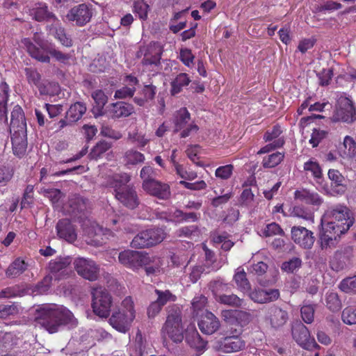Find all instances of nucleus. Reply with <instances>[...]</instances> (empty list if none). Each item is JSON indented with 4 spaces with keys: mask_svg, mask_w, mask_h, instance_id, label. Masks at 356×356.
I'll return each mask as SVG.
<instances>
[{
    "mask_svg": "<svg viewBox=\"0 0 356 356\" xmlns=\"http://www.w3.org/2000/svg\"><path fill=\"white\" fill-rule=\"evenodd\" d=\"M35 327L43 328L49 334L58 332L64 326L75 327L77 319L73 314L62 305L44 304L39 305L35 310Z\"/></svg>",
    "mask_w": 356,
    "mask_h": 356,
    "instance_id": "obj_1",
    "label": "nucleus"
},
{
    "mask_svg": "<svg viewBox=\"0 0 356 356\" xmlns=\"http://www.w3.org/2000/svg\"><path fill=\"white\" fill-rule=\"evenodd\" d=\"M131 175L127 173L115 175L108 181V186L113 188L116 200L124 207L135 209L140 204V200L135 186L130 184Z\"/></svg>",
    "mask_w": 356,
    "mask_h": 356,
    "instance_id": "obj_2",
    "label": "nucleus"
},
{
    "mask_svg": "<svg viewBox=\"0 0 356 356\" xmlns=\"http://www.w3.org/2000/svg\"><path fill=\"white\" fill-rule=\"evenodd\" d=\"M222 318L227 325V334H241L243 328L252 320L250 313L238 309H225L221 312Z\"/></svg>",
    "mask_w": 356,
    "mask_h": 356,
    "instance_id": "obj_3",
    "label": "nucleus"
},
{
    "mask_svg": "<svg viewBox=\"0 0 356 356\" xmlns=\"http://www.w3.org/2000/svg\"><path fill=\"white\" fill-rule=\"evenodd\" d=\"M33 40V42L30 38H24L22 40V44L32 58L40 62L49 63L50 57L45 54V51L51 44L42 38L38 33L34 34Z\"/></svg>",
    "mask_w": 356,
    "mask_h": 356,
    "instance_id": "obj_4",
    "label": "nucleus"
},
{
    "mask_svg": "<svg viewBox=\"0 0 356 356\" xmlns=\"http://www.w3.org/2000/svg\"><path fill=\"white\" fill-rule=\"evenodd\" d=\"M112 298L110 293L102 287L92 292V307L94 313L101 318H107L111 312Z\"/></svg>",
    "mask_w": 356,
    "mask_h": 356,
    "instance_id": "obj_5",
    "label": "nucleus"
},
{
    "mask_svg": "<svg viewBox=\"0 0 356 356\" xmlns=\"http://www.w3.org/2000/svg\"><path fill=\"white\" fill-rule=\"evenodd\" d=\"M291 330L293 340L302 348L307 350L319 348L314 339L311 338L307 327L300 321H293Z\"/></svg>",
    "mask_w": 356,
    "mask_h": 356,
    "instance_id": "obj_6",
    "label": "nucleus"
},
{
    "mask_svg": "<svg viewBox=\"0 0 356 356\" xmlns=\"http://www.w3.org/2000/svg\"><path fill=\"white\" fill-rule=\"evenodd\" d=\"M94 8L91 4L81 3L70 8L65 15L66 19L78 26L89 23L93 16Z\"/></svg>",
    "mask_w": 356,
    "mask_h": 356,
    "instance_id": "obj_7",
    "label": "nucleus"
},
{
    "mask_svg": "<svg viewBox=\"0 0 356 356\" xmlns=\"http://www.w3.org/2000/svg\"><path fill=\"white\" fill-rule=\"evenodd\" d=\"M118 259L122 264L132 269H138L151 261L147 253L131 250L121 252Z\"/></svg>",
    "mask_w": 356,
    "mask_h": 356,
    "instance_id": "obj_8",
    "label": "nucleus"
},
{
    "mask_svg": "<svg viewBox=\"0 0 356 356\" xmlns=\"http://www.w3.org/2000/svg\"><path fill=\"white\" fill-rule=\"evenodd\" d=\"M73 264L78 275L89 281H95L99 277V266L92 259L78 257L74 259Z\"/></svg>",
    "mask_w": 356,
    "mask_h": 356,
    "instance_id": "obj_9",
    "label": "nucleus"
},
{
    "mask_svg": "<svg viewBox=\"0 0 356 356\" xmlns=\"http://www.w3.org/2000/svg\"><path fill=\"white\" fill-rule=\"evenodd\" d=\"M356 115V109L353 102L346 97L341 96L337 99L336 111L333 115L334 121L352 122Z\"/></svg>",
    "mask_w": 356,
    "mask_h": 356,
    "instance_id": "obj_10",
    "label": "nucleus"
},
{
    "mask_svg": "<svg viewBox=\"0 0 356 356\" xmlns=\"http://www.w3.org/2000/svg\"><path fill=\"white\" fill-rule=\"evenodd\" d=\"M163 51V46L158 42H151L147 46L143 47L139 51L143 55V65L158 66L160 65Z\"/></svg>",
    "mask_w": 356,
    "mask_h": 356,
    "instance_id": "obj_11",
    "label": "nucleus"
},
{
    "mask_svg": "<svg viewBox=\"0 0 356 356\" xmlns=\"http://www.w3.org/2000/svg\"><path fill=\"white\" fill-rule=\"evenodd\" d=\"M293 241L304 249H311L315 241L314 233L302 226H293L291 229Z\"/></svg>",
    "mask_w": 356,
    "mask_h": 356,
    "instance_id": "obj_12",
    "label": "nucleus"
},
{
    "mask_svg": "<svg viewBox=\"0 0 356 356\" xmlns=\"http://www.w3.org/2000/svg\"><path fill=\"white\" fill-rule=\"evenodd\" d=\"M353 257V249L350 246L337 250L330 261L332 269L339 272L348 268L351 265Z\"/></svg>",
    "mask_w": 356,
    "mask_h": 356,
    "instance_id": "obj_13",
    "label": "nucleus"
},
{
    "mask_svg": "<svg viewBox=\"0 0 356 356\" xmlns=\"http://www.w3.org/2000/svg\"><path fill=\"white\" fill-rule=\"evenodd\" d=\"M135 318L133 313H125L124 309L114 312L109 318L110 325L116 330L126 333L131 327V322Z\"/></svg>",
    "mask_w": 356,
    "mask_h": 356,
    "instance_id": "obj_14",
    "label": "nucleus"
},
{
    "mask_svg": "<svg viewBox=\"0 0 356 356\" xmlns=\"http://www.w3.org/2000/svg\"><path fill=\"white\" fill-rule=\"evenodd\" d=\"M10 131L13 136H27L26 119L22 109L19 106H15L11 112Z\"/></svg>",
    "mask_w": 356,
    "mask_h": 356,
    "instance_id": "obj_15",
    "label": "nucleus"
},
{
    "mask_svg": "<svg viewBox=\"0 0 356 356\" xmlns=\"http://www.w3.org/2000/svg\"><path fill=\"white\" fill-rule=\"evenodd\" d=\"M327 220L334 222L337 225H345L350 221L351 226L353 225L354 220L351 218V212L345 206L339 205L333 208H330L326 211L324 216Z\"/></svg>",
    "mask_w": 356,
    "mask_h": 356,
    "instance_id": "obj_16",
    "label": "nucleus"
},
{
    "mask_svg": "<svg viewBox=\"0 0 356 356\" xmlns=\"http://www.w3.org/2000/svg\"><path fill=\"white\" fill-rule=\"evenodd\" d=\"M88 200L79 195H74L69 200V214L80 220L86 217Z\"/></svg>",
    "mask_w": 356,
    "mask_h": 356,
    "instance_id": "obj_17",
    "label": "nucleus"
},
{
    "mask_svg": "<svg viewBox=\"0 0 356 356\" xmlns=\"http://www.w3.org/2000/svg\"><path fill=\"white\" fill-rule=\"evenodd\" d=\"M143 189L151 195L159 199L167 200L170 196V190L168 184L154 180L152 182H147L142 184Z\"/></svg>",
    "mask_w": 356,
    "mask_h": 356,
    "instance_id": "obj_18",
    "label": "nucleus"
},
{
    "mask_svg": "<svg viewBox=\"0 0 356 356\" xmlns=\"http://www.w3.org/2000/svg\"><path fill=\"white\" fill-rule=\"evenodd\" d=\"M198 327L202 333L212 334L220 328V323L213 313L207 311L201 316Z\"/></svg>",
    "mask_w": 356,
    "mask_h": 356,
    "instance_id": "obj_19",
    "label": "nucleus"
},
{
    "mask_svg": "<svg viewBox=\"0 0 356 356\" xmlns=\"http://www.w3.org/2000/svg\"><path fill=\"white\" fill-rule=\"evenodd\" d=\"M30 15L32 19L37 22L46 21L52 24L58 18L57 17L49 10L48 6L45 3H38L30 10Z\"/></svg>",
    "mask_w": 356,
    "mask_h": 356,
    "instance_id": "obj_20",
    "label": "nucleus"
},
{
    "mask_svg": "<svg viewBox=\"0 0 356 356\" xmlns=\"http://www.w3.org/2000/svg\"><path fill=\"white\" fill-rule=\"evenodd\" d=\"M47 29L49 34L57 39L61 44L67 47L72 46L73 42L71 37L66 33L65 28L58 19L48 25Z\"/></svg>",
    "mask_w": 356,
    "mask_h": 356,
    "instance_id": "obj_21",
    "label": "nucleus"
},
{
    "mask_svg": "<svg viewBox=\"0 0 356 356\" xmlns=\"http://www.w3.org/2000/svg\"><path fill=\"white\" fill-rule=\"evenodd\" d=\"M186 341L197 352L202 353L206 349L207 341H204L197 330L193 327H188L186 330Z\"/></svg>",
    "mask_w": 356,
    "mask_h": 356,
    "instance_id": "obj_22",
    "label": "nucleus"
},
{
    "mask_svg": "<svg viewBox=\"0 0 356 356\" xmlns=\"http://www.w3.org/2000/svg\"><path fill=\"white\" fill-rule=\"evenodd\" d=\"M321 232H324L331 236H336L337 238H340L341 234H345L351 227V222L349 221L346 225L343 224L341 225V224L339 225L336 224L334 222H332L330 220H327V218L324 216L321 219Z\"/></svg>",
    "mask_w": 356,
    "mask_h": 356,
    "instance_id": "obj_23",
    "label": "nucleus"
},
{
    "mask_svg": "<svg viewBox=\"0 0 356 356\" xmlns=\"http://www.w3.org/2000/svg\"><path fill=\"white\" fill-rule=\"evenodd\" d=\"M58 236L60 238L72 243L76 239V233L74 225L67 218L59 220L56 225Z\"/></svg>",
    "mask_w": 356,
    "mask_h": 356,
    "instance_id": "obj_24",
    "label": "nucleus"
},
{
    "mask_svg": "<svg viewBox=\"0 0 356 356\" xmlns=\"http://www.w3.org/2000/svg\"><path fill=\"white\" fill-rule=\"evenodd\" d=\"M249 296L254 302L262 304L277 300L280 291L278 289H256L250 293Z\"/></svg>",
    "mask_w": 356,
    "mask_h": 356,
    "instance_id": "obj_25",
    "label": "nucleus"
},
{
    "mask_svg": "<svg viewBox=\"0 0 356 356\" xmlns=\"http://www.w3.org/2000/svg\"><path fill=\"white\" fill-rule=\"evenodd\" d=\"M225 334L227 337H225L220 343V350L222 351L225 353L236 352L245 347V343L244 341L238 337L240 334H227V331Z\"/></svg>",
    "mask_w": 356,
    "mask_h": 356,
    "instance_id": "obj_26",
    "label": "nucleus"
},
{
    "mask_svg": "<svg viewBox=\"0 0 356 356\" xmlns=\"http://www.w3.org/2000/svg\"><path fill=\"white\" fill-rule=\"evenodd\" d=\"M268 314L270 323L274 328L283 326L289 319L287 312L277 306L270 307Z\"/></svg>",
    "mask_w": 356,
    "mask_h": 356,
    "instance_id": "obj_27",
    "label": "nucleus"
},
{
    "mask_svg": "<svg viewBox=\"0 0 356 356\" xmlns=\"http://www.w3.org/2000/svg\"><path fill=\"white\" fill-rule=\"evenodd\" d=\"M184 330L182 323H164L161 331L174 342L180 343L184 338Z\"/></svg>",
    "mask_w": 356,
    "mask_h": 356,
    "instance_id": "obj_28",
    "label": "nucleus"
},
{
    "mask_svg": "<svg viewBox=\"0 0 356 356\" xmlns=\"http://www.w3.org/2000/svg\"><path fill=\"white\" fill-rule=\"evenodd\" d=\"M294 195L295 199L314 206H320L323 202V198L317 193L307 189L296 191Z\"/></svg>",
    "mask_w": 356,
    "mask_h": 356,
    "instance_id": "obj_29",
    "label": "nucleus"
},
{
    "mask_svg": "<svg viewBox=\"0 0 356 356\" xmlns=\"http://www.w3.org/2000/svg\"><path fill=\"white\" fill-rule=\"evenodd\" d=\"M134 112V107L129 104L119 102L111 104L109 110L110 116L112 118H126Z\"/></svg>",
    "mask_w": 356,
    "mask_h": 356,
    "instance_id": "obj_30",
    "label": "nucleus"
},
{
    "mask_svg": "<svg viewBox=\"0 0 356 356\" xmlns=\"http://www.w3.org/2000/svg\"><path fill=\"white\" fill-rule=\"evenodd\" d=\"M72 262V258L70 257H59L49 263V269L51 273H60L62 275Z\"/></svg>",
    "mask_w": 356,
    "mask_h": 356,
    "instance_id": "obj_31",
    "label": "nucleus"
},
{
    "mask_svg": "<svg viewBox=\"0 0 356 356\" xmlns=\"http://www.w3.org/2000/svg\"><path fill=\"white\" fill-rule=\"evenodd\" d=\"M208 287L211 291L216 300L220 296H222L226 292L231 291L230 285L228 283H225L222 279L218 278L216 280H211Z\"/></svg>",
    "mask_w": 356,
    "mask_h": 356,
    "instance_id": "obj_32",
    "label": "nucleus"
},
{
    "mask_svg": "<svg viewBox=\"0 0 356 356\" xmlns=\"http://www.w3.org/2000/svg\"><path fill=\"white\" fill-rule=\"evenodd\" d=\"M28 268V264L20 258L16 259L8 267L6 275L9 278H14L22 274Z\"/></svg>",
    "mask_w": 356,
    "mask_h": 356,
    "instance_id": "obj_33",
    "label": "nucleus"
},
{
    "mask_svg": "<svg viewBox=\"0 0 356 356\" xmlns=\"http://www.w3.org/2000/svg\"><path fill=\"white\" fill-rule=\"evenodd\" d=\"M13 154L19 157L24 155L27 148L26 136H11Z\"/></svg>",
    "mask_w": 356,
    "mask_h": 356,
    "instance_id": "obj_34",
    "label": "nucleus"
},
{
    "mask_svg": "<svg viewBox=\"0 0 356 356\" xmlns=\"http://www.w3.org/2000/svg\"><path fill=\"white\" fill-rule=\"evenodd\" d=\"M190 113L186 108H181L174 114V124L175 132H178L179 130L184 128L186 124L190 120Z\"/></svg>",
    "mask_w": 356,
    "mask_h": 356,
    "instance_id": "obj_35",
    "label": "nucleus"
},
{
    "mask_svg": "<svg viewBox=\"0 0 356 356\" xmlns=\"http://www.w3.org/2000/svg\"><path fill=\"white\" fill-rule=\"evenodd\" d=\"M113 146L111 142L105 140H99L91 149L88 156L90 159L97 160Z\"/></svg>",
    "mask_w": 356,
    "mask_h": 356,
    "instance_id": "obj_36",
    "label": "nucleus"
},
{
    "mask_svg": "<svg viewBox=\"0 0 356 356\" xmlns=\"http://www.w3.org/2000/svg\"><path fill=\"white\" fill-rule=\"evenodd\" d=\"M216 302L232 307H243L244 300L235 294H224L217 298Z\"/></svg>",
    "mask_w": 356,
    "mask_h": 356,
    "instance_id": "obj_37",
    "label": "nucleus"
},
{
    "mask_svg": "<svg viewBox=\"0 0 356 356\" xmlns=\"http://www.w3.org/2000/svg\"><path fill=\"white\" fill-rule=\"evenodd\" d=\"M145 232L151 247L162 242L165 236L164 230L159 227L147 229Z\"/></svg>",
    "mask_w": 356,
    "mask_h": 356,
    "instance_id": "obj_38",
    "label": "nucleus"
},
{
    "mask_svg": "<svg viewBox=\"0 0 356 356\" xmlns=\"http://www.w3.org/2000/svg\"><path fill=\"white\" fill-rule=\"evenodd\" d=\"M167 317L165 323H182L181 308L177 305H169L166 308Z\"/></svg>",
    "mask_w": 356,
    "mask_h": 356,
    "instance_id": "obj_39",
    "label": "nucleus"
},
{
    "mask_svg": "<svg viewBox=\"0 0 356 356\" xmlns=\"http://www.w3.org/2000/svg\"><path fill=\"white\" fill-rule=\"evenodd\" d=\"M325 305L332 312H339L342 307V303L339 295L334 292L327 293L325 296Z\"/></svg>",
    "mask_w": 356,
    "mask_h": 356,
    "instance_id": "obj_40",
    "label": "nucleus"
},
{
    "mask_svg": "<svg viewBox=\"0 0 356 356\" xmlns=\"http://www.w3.org/2000/svg\"><path fill=\"white\" fill-rule=\"evenodd\" d=\"M86 111V107L83 104L76 102L69 108L66 112V115L69 116L70 120H72V121L76 122L82 118Z\"/></svg>",
    "mask_w": 356,
    "mask_h": 356,
    "instance_id": "obj_41",
    "label": "nucleus"
},
{
    "mask_svg": "<svg viewBox=\"0 0 356 356\" xmlns=\"http://www.w3.org/2000/svg\"><path fill=\"white\" fill-rule=\"evenodd\" d=\"M134 248H147L151 247L145 230L139 232L131 243Z\"/></svg>",
    "mask_w": 356,
    "mask_h": 356,
    "instance_id": "obj_42",
    "label": "nucleus"
},
{
    "mask_svg": "<svg viewBox=\"0 0 356 356\" xmlns=\"http://www.w3.org/2000/svg\"><path fill=\"white\" fill-rule=\"evenodd\" d=\"M319 238L321 241V248L322 250L334 248L337 246L339 241V238L321 232H320Z\"/></svg>",
    "mask_w": 356,
    "mask_h": 356,
    "instance_id": "obj_43",
    "label": "nucleus"
},
{
    "mask_svg": "<svg viewBox=\"0 0 356 356\" xmlns=\"http://www.w3.org/2000/svg\"><path fill=\"white\" fill-rule=\"evenodd\" d=\"M234 280L241 291L244 292L250 291V284L246 277V273L243 270L236 273Z\"/></svg>",
    "mask_w": 356,
    "mask_h": 356,
    "instance_id": "obj_44",
    "label": "nucleus"
},
{
    "mask_svg": "<svg viewBox=\"0 0 356 356\" xmlns=\"http://www.w3.org/2000/svg\"><path fill=\"white\" fill-rule=\"evenodd\" d=\"M302 266V260L299 257H293L282 264V269L287 273H293Z\"/></svg>",
    "mask_w": 356,
    "mask_h": 356,
    "instance_id": "obj_45",
    "label": "nucleus"
},
{
    "mask_svg": "<svg viewBox=\"0 0 356 356\" xmlns=\"http://www.w3.org/2000/svg\"><path fill=\"white\" fill-rule=\"evenodd\" d=\"M125 160L127 164L136 165L139 163H143L145 160V156L140 152L131 149L126 152Z\"/></svg>",
    "mask_w": 356,
    "mask_h": 356,
    "instance_id": "obj_46",
    "label": "nucleus"
},
{
    "mask_svg": "<svg viewBox=\"0 0 356 356\" xmlns=\"http://www.w3.org/2000/svg\"><path fill=\"white\" fill-rule=\"evenodd\" d=\"M339 289L346 293H356V275L343 279L339 284Z\"/></svg>",
    "mask_w": 356,
    "mask_h": 356,
    "instance_id": "obj_47",
    "label": "nucleus"
},
{
    "mask_svg": "<svg viewBox=\"0 0 356 356\" xmlns=\"http://www.w3.org/2000/svg\"><path fill=\"white\" fill-rule=\"evenodd\" d=\"M52 282V277L50 275H46L34 287L33 292L39 294L46 293L50 288Z\"/></svg>",
    "mask_w": 356,
    "mask_h": 356,
    "instance_id": "obj_48",
    "label": "nucleus"
},
{
    "mask_svg": "<svg viewBox=\"0 0 356 356\" xmlns=\"http://www.w3.org/2000/svg\"><path fill=\"white\" fill-rule=\"evenodd\" d=\"M155 293L158 296L156 301L161 307L164 306L168 302H174L176 300V296L168 290L163 291L156 289Z\"/></svg>",
    "mask_w": 356,
    "mask_h": 356,
    "instance_id": "obj_49",
    "label": "nucleus"
},
{
    "mask_svg": "<svg viewBox=\"0 0 356 356\" xmlns=\"http://www.w3.org/2000/svg\"><path fill=\"white\" fill-rule=\"evenodd\" d=\"M106 91L107 93H105L104 90H94L92 93V97L99 109H102L108 102V95L110 90Z\"/></svg>",
    "mask_w": 356,
    "mask_h": 356,
    "instance_id": "obj_50",
    "label": "nucleus"
},
{
    "mask_svg": "<svg viewBox=\"0 0 356 356\" xmlns=\"http://www.w3.org/2000/svg\"><path fill=\"white\" fill-rule=\"evenodd\" d=\"M284 158V154L280 152L273 153L264 159L263 161V165L264 168H273L277 165Z\"/></svg>",
    "mask_w": 356,
    "mask_h": 356,
    "instance_id": "obj_51",
    "label": "nucleus"
},
{
    "mask_svg": "<svg viewBox=\"0 0 356 356\" xmlns=\"http://www.w3.org/2000/svg\"><path fill=\"white\" fill-rule=\"evenodd\" d=\"M149 258L151 259V261L146 265H143V267H145V270L147 275H154L156 272L159 271V268L161 266V261L159 258L154 256H149Z\"/></svg>",
    "mask_w": 356,
    "mask_h": 356,
    "instance_id": "obj_52",
    "label": "nucleus"
},
{
    "mask_svg": "<svg viewBox=\"0 0 356 356\" xmlns=\"http://www.w3.org/2000/svg\"><path fill=\"white\" fill-rule=\"evenodd\" d=\"M315 308L314 305H306L301 307L300 313L302 320L306 323H312L314 321Z\"/></svg>",
    "mask_w": 356,
    "mask_h": 356,
    "instance_id": "obj_53",
    "label": "nucleus"
},
{
    "mask_svg": "<svg viewBox=\"0 0 356 356\" xmlns=\"http://www.w3.org/2000/svg\"><path fill=\"white\" fill-rule=\"evenodd\" d=\"M343 321L346 324H356V308L346 307L343 309L341 314Z\"/></svg>",
    "mask_w": 356,
    "mask_h": 356,
    "instance_id": "obj_54",
    "label": "nucleus"
},
{
    "mask_svg": "<svg viewBox=\"0 0 356 356\" xmlns=\"http://www.w3.org/2000/svg\"><path fill=\"white\" fill-rule=\"evenodd\" d=\"M156 172L155 170L149 165L144 166L141 170L140 176L143 179V184H145L147 182H152L155 179L156 177Z\"/></svg>",
    "mask_w": 356,
    "mask_h": 356,
    "instance_id": "obj_55",
    "label": "nucleus"
},
{
    "mask_svg": "<svg viewBox=\"0 0 356 356\" xmlns=\"http://www.w3.org/2000/svg\"><path fill=\"white\" fill-rule=\"evenodd\" d=\"M200 229L197 225H192L183 227L177 231V234L179 237H191L193 235H197Z\"/></svg>",
    "mask_w": 356,
    "mask_h": 356,
    "instance_id": "obj_56",
    "label": "nucleus"
},
{
    "mask_svg": "<svg viewBox=\"0 0 356 356\" xmlns=\"http://www.w3.org/2000/svg\"><path fill=\"white\" fill-rule=\"evenodd\" d=\"M19 313V309L15 304L6 305H0V318H6L10 316H15Z\"/></svg>",
    "mask_w": 356,
    "mask_h": 356,
    "instance_id": "obj_57",
    "label": "nucleus"
},
{
    "mask_svg": "<svg viewBox=\"0 0 356 356\" xmlns=\"http://www.w3.org/2000/svg\"><path fill=\"white\" fill-rule=\"evenodd\" d=\"M275 234L284 236V232L282 230L280 226L276 222H272L267 225L264 230V235L266 237H268Z\"/></svg>",
    "mask_w": 356,
    "mask_h": 356,
    "instance_id": "obj_58",
    "label": "nucleus"
},
{
    "mask_svg": "<svg viewBox=\"0 0 356 356\" xmlns=\"http://www.w3.org/2000/svg\"><path fill=\"white\" fill-rule=\"evenodd\" d=\"M190 81L191 80L186 74L181 73L172 82V89H181L182 87L187 86Z\"/></svg>",
    "mask_w": 356,
    "mask_h": 356,
    "instance_id": "obj_59",
    "label": "nucleus"
},
{
    "mask_svg": "<svg viewBox=\"0 0 356 356\" xmlns=\"http://www.w3.org/2000/svg\"><path fill=\"white\" fill-rule=\"evenodd\" d=\"M100 134L104 137H108L115 140L120 139L122 136L120 132L113 129L108 125L104 124L101 127Z\"/></svg>",
    "mask_w": 356,
    "mask_h": 356,
    "instance_id": "obj_60",
    "label": "nucleus"
},
{
    "mask_svg": "<svg viewBox=\"0 0 356 356\" xmlns=\"http://www.w3.org/2000/svg\"><path fill=\"white\" fill-rule=\"evenodd\" d=\"M149 6L143 1H138L134 3V10L140 19L145 20L147 17Z\"/></svg>",
    "mask_w": 356,
    "mask_h": 356,
    "instance_id": "obj_61",
    "label": "nucleus"
},
{
    "mask_svg": "<svg viewBox=\"0 0 356 356\" xmlns=\"http://www.w3.org/2000/svg\"><path fill=\"white\" fill-rule=\"evenodd\" d=\"M327 131L314 129L309 140V143L312 144L313 147H317L320 142L327 136Z\"/></svg>",
    "mask_w": 356,
    "mask_h": 356,
    "instance_id": "obj_62",
    "label": "nucleus"
},
{
    "mask_svg": "<svg viewBox=\"0 0 356 356\" xmlns=\"http://www.w3.org/2000/svg\"><path fill=\"white\" fill-rule=\"evenodd\" d=\"M194 58L191 49L186 48L181 49L179 58L185 65L191 67L193 65Z\"/></svg>",
    "mask_w": 356,
    "mask_h": 356,
    "instance_id": "obj_63",
    "label": "nucleus"
},
{
    "mask_svg": "<svg viewBox=\"0 0 356 356\" xmlns=\"http://www.w3.org/2000/svg\"><path fill=\"white\" fill-rule=\"evenodd\" d=\"M233 168L234 167L231 164L220 166L216 169V176L222 179H227L231 177Z\"/></svg>",
    "mask_w": 356,
    "mask_h": 356,
    "instance_id": "obj_64",
    "label": "nucleus"
}]
</instances>
